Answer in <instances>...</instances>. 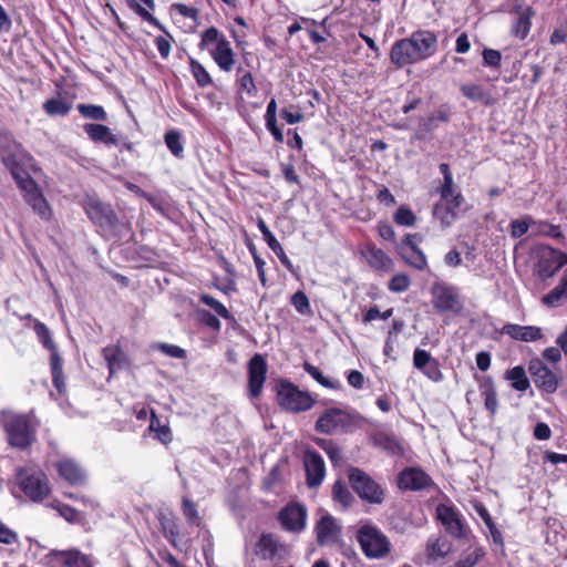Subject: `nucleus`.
<instances>
[{"label":"nucleus","instance_id":"680f3d73","mask_svg":"<svg viewBox=\"0 0 567 567\" xmlns=\"http://www.w3.org/2000/svg\"><path fill=\"white\" fill-rule=\"evenodd\" d=\"M239 87L245 91L249 96H255L257 89L251 73L247 72L239 79Z\"/></svg>","mask_w":567,"mask_h":567},{"label":"nucleus","instance_id":"de8ad7c7","mask_svg":"<svg viewBox=\"0 0 567 567\" xmlns=\"http://www.w3.org/2000/svg\"><path fill=\"white\" fill-rule=\"evenodd\" d=\"M269 248L276 254L280 262L287 267L288 269H292V264L289 260L288 256L286 255L282 246L279 244V241L276 239L275 236H271L267 239H265Z\"/></svg>","mask_w":567,"mask_h":567},{"label":"nucleus","instance_id":"37998d69","mask_svg":"<svg viewBox=\"0 0 567 567\" xmlns=\"http://www.w3.org/2000/svg\"><path fill=\"white\" fill-rule=\"evenodd\" d=\"M150 430L157 433V439L163 443H169L172 441V433L168 426L161 425L154 411H152Z\"/></svg>","mask_w":567,"mask_h":567},{"label":"nucleus","instance_id":"09e8293b","mask_svg":"<svg viewBox=\"0 0 567 567\" xmlns=\"http://www.w3.org/2000/svg\"><path fill=\"white\" fill-rule=\"evenodd\" d=\"M316 443L328 454L332 463L341 461V450L333 442L324 439H317Z\"/></svg>","mask_w":567,"mask_h":567},{"label":"nucleus","instance_id":"4468645a","mask_svg":"<svg viewBox=\"0 0 567 567\" xmlns=\"http://www.w3.org/2000/svg\"><path fill=\"white\" fill-rule=\"evenodd\" d=\"M306 481L310 488L321 485L326 475V465L321 455L315 450H307L303 454Z\"/></svg>","mask_w":567,"mask_h":567},{"label":"nucleus","instance_id":"6ab92c4d","mask_svg":"<svg viewBox=\"0 0 567 567\" xmlns=\"http://www.w3.org/2000/svg\"><path fill=\"white\" fill-rule=\"evenodd\" d=\"M409 39L420 61L427 59L436 51L437 38L431 31L420 30L413 32Z\"/></svg>","mask_w":567,"mask_h":567},{"label":"nucleus","instance_id":"f257e3e1","mask_svg":"<svg viewBox=\"0 0 567 567\" xmlns=\"http://www.w3.org/2000/svg\"><path fill=\"white\" fill-rule=\"evenodd\" d=\"M0 158L10 171L25 200L35 207V166L32 157L9 135H0Z\"/></svg>","mask_w":567,"mask_h":567},{"label":"nucleus","instance_id":"4d7b16f0","mask_svg":"<svg viewBox=\"0 0 567 567\" xmlns=\"http://www.w3.org/2000/svg\"><path fill=\"white\" fill-rule=\"evenodd\" d=\"M567 41V20L560 22L553 31L549 38L551 45L561 44Z\"/></svg>","mask_w":567,"mask_h":567},{"label":"nucleus","instance_id":"338daca9","mask_svg":"<svg viewBox=\"0 0 567 567\" xmlns=\"http://www.w3.org/2000/svg\"><path fill=\"white\" fill-rule=\"evenodd\" d=\"M347 380H348V383L355 389H361L364 383V377L358 370H351L348 373Z\"/></svg>","mask_w":567,"mask_h":567},{"label":"nucleus","instance_id":"3c124183","mask_svg":"<svg viewBox=\"0 0 567 567\" xmlns=\"http://www.w3.org/2000/svg\"><path fill=\"white\" fill-rule=\"evenodd\" d=\"M200 300L206 306L210 307L217 315H219L224 319H230L231 316L227 308L217 299L209 295H202Z\"/></svg>","mask_w":567,"mask_h":567},{"label":"nucleus","instance_id":"c756f323","mask_svg":"<svg viewBox=\"0 0 567 567\" xmlns=\"http://www.w3.org/2000/svg\"><path fill=\"white\" fill-rule=\"evenodd\" d=\"M411 236L404 239L405 247L401 248L402 258L412 267L422 270L426 267V258L424 254L412 243Z\"/></svg>","mask_w":567,"mask_h":567},{"label":"nucleus","instance_id":"4c0bfd02","mask_svg":"<svg viewBox=\"0 0 567 567\" xmlns=\"http://www.w3.org/2000/svg\"><path fill=\"white\" fill-rule=\"evenodd\" d=\"M506 379L512 382V388L517 391H526L529 388V380L525 369L520 365L514 367L506 372Z\"/></svg>","mask_w":567,"mask_h":567},{"label":"nucleus","instance_id":"6e6d98bb","mask_svg":"<svg viewBox=\"0 0 567 567\" xmlns=\"http://www.w3.org/2000/svg\"><path fill=\"white\" fill-rule=\"evenodd\" d=\"M394 221L402 226H412L415 223V215L405 207H400L394 214Z\"/></svg>","mask_w":567,"mask_h":567},{"label":"nucleus","instance_id":"bf43d9fd","mask_svg":"<svg viewBox=\"0 0 567 567\" xmlns=\"http://www.w3.org/2000/svg\"><path fill=\"white\" fill-rule=\"evenodd\" d=\"M449 113L446 110L440 109L432 113L424 122V126L427 131L436 126V122H447Z\"/></svg>","mask_w":567,"mask_h":567},{"label":"nucleus","instance_id":"f8f14e48","mask_svg":"<svg viewBox=\"0 0 567 567\" xmlns=\"http://www.w3.org/2000/svg\"><path fill=\"white\" fill-rule=\"evenodd\" d=\"M432 303L441 312L460 313L463 309V302L457 290L446 285L433 286Z\"/></svg>","mask_w":567,"mask_h":567},{"label":"nucleus","instance_id":"ddd939ff","mask_svg":"<svg viewBox=\"0 0 567 567\" xmlns=\"http://www.w3.org/2000/svg\"><path fill=\"white\" fill-rule=\"evenodd\" d=\"M528 371L537 385L547 393H554L559 384L557 375L538 358L529 361Z\"/></svg>","mask_w":567,"mask_h":567},{"label":"nucleus","instance_id":"473e14b6","mask_svg":"<svg viewBox=\"0 0 567 567\" xmlns=\"http://www.w3.org/2000/svg\"><path fill=\"white\" fill-rule=\"evenodd\" d=\"M84 131L92 141L103 142L106 144L116 143V137L112 134L111 130L105 125L89 123L84 125Z\"/></svg>","mask_w":567,"mask_h":567},{"label":"nucleus","instance_id":"603ef678","mask_svg":"<svg viewBox=\"0 0 567 567\" xmlns=\"http://www.w3.org/2000/svg\"><path fill=\"white\" fill-rule=\"evenodd\" d=\"M484 556L485 550L482 547H474L455 567H474Z\"/></svg>","mask_w":567,"mask_h":567},{"label":"nucleus","instance_id":"7c9ffc66","mask_svg":"<svg viewBox=\"0 0 567 567\" xmlns=\"http://www.w3.org/2000/svg\"><path fill=\"white\" fill-rule=\"evenodd\" d=\"M317 538L320 544L333 543L339 534L337 522L329 515L323 516L316 526Z\"/></svg>","mask_w":567,"mask_h":567},{"label":"nucleus","instance_id":"864d4df0","mask_svg":"<svg viewBox=\"0 0 567 567\" xmlns=\"http://www.w3.org/2000/svg\"><path fill=\"white\" fill-rule=\"evenodd\" d=\"M303 369L308 374H310L318 383H320L324 388H328V389L337 388V385L332 381H330L328 378H326L317 367L306 362L303 364Z\"/></svg>","mask_w":567,"mask_h":567},{"label":"nucleus","instance_id":"b1692460","mask_svg":"<svg viewBox=\"0 0 567 567\" xmlns=\"http://www.w3.org/2000/svg\"><path fill=\"white\" fill-rule=\"evenodd\" d=\"M59 475L71 485L85 484L87 474L85 470L72 458H63L56 463Z\"/></svg>","mask_w":567,"mask_h":567},{"label":"nucleus","instance_id":"a18cd8bd","mask_svg":"<svg viewBox=\"0 0 567 567\" xmlns=\"http://www.w3.org/2000/svg\"><path fill=\"white\" fill-rule=\"evenodd\" d=\"M165 143L173 155L179 157L184 151L181 142V134L177 131H171L165 134Z\"/></svg>","mask_w":567,"mask_h":567},{"label":"nucleus","instance_id":"f704fd0d","mask_svg":"<svg viewBox=\"0 0 567 567\" xmlns=\"http://www.w3.org/2000/svg\"><path fill=\"white\" fill-rule=\"evenodd\" d=\"M533 16L534 11L532 8H526L522 13H519L512 29L513 34L519 39H525L530 30V19Z\"/></svg>","mask_w":567,"mask_h":567},{"label":"nucleus","instance_id":"72a5a7b5","mask_svg":"<svg viewBox=\"0 0 567 567\" xmlns=\"http://www.w3.org/2000/svg\"><path fill=\"white\" fill-rule=\"evenodd\" d=\"M141 2H143L147 8L154 9L155 3L154 0H127L128 7L136 12L142 19L146 20L151 24L162 28L159 21L145 8L141 6Z\"/></svg>","mask_w":567,"mask_h":567},{"label":"nucleus","instance_id":"cd10ccee","mask_svg":"<svg viewBox=\"0 0 567 567\" xmlns=\"http://www.w3.org/2000/svg\"><path fill=\"white\" fill-rule=\"evenodd\" d=\"M451 550L452 544L443 536L430 537L425 545V556L429 563L443 559Z\"/></svg>","mask_w":567,"mask_h":567},{"label":"nucleus","instance_id":"2f4dec72","mask_svg":"<svg viewBox=\"0 0 567 567\" xmlns=\"http://www.w3.org/2000/svg\"><path fill=\"white\" fill-rule=\"evenodd\" d=\"M480 392L484 398V405L488 412L494 415L498 408L497 392L491 377L480 379Z\"/></svg>","mask_w":567,"mask_h":567},{"label":"nucleus","instance_id":"c9c22d12","mask_svg":"<svg viewBox=\"0 0 567 567\" xmlns=\"http://www.w3.org/2000/svg\"><path fill=\"white\" fill-rule=\"evenodd\" d=\"M567 296V275L565 274L560 282L542 299L548 307H557L561 299Z\"/></svg>","mask_w":567,"mask_h":567},{"label":"nucleus","instance_id":"69168bd1","mask_svg":"<svg viewBox=\"0 0 567 567\" xmlns=\"http://www.w3.org/2000/svg\"><path fill=\"white\" fill-rule=\"evenodd\" d=\"M534 436L537 440H542V441L548 440L551 436V431L546 423L539 422L534 427Z\"/></svg>","mask_w":567,"mask_h":567},{"label":"nucleus","instance_id":"4be33fe9","mask_svg":"<svg viewBox=\"0 0 567 567\" xmlns=\"http://www.w3.org/2000/svg\"><path fill=\"white\" fill-rule=\"evenodd\" d=\"M390 60L398 68L420 61L409 38L396 41L391 49Z\"/></svg>","mask_w":567,"mask_h":567},{"label":"nucleus","instance_id":"1a4fd4ad","mask_svg":"<svg viewBox=\"0 0 567 567\" xmlns=\"http://www.w3.org/2000/svg\"><path fill=\"white\" fill-rule=\"evenodd\" d=\"M537 256L536 272L543 280L554 277L563 266L567 265V254L550 246H540Z\"/></svg>","mask_w":567,"mask_h":567},{"label":"nucleus","instance_id":"0e129e2a","mask_svg":"<svg viewBox=\"0 0 567 567\" xmlns=\"http://www.w3.org/2000/svg\"><path fill=\"white\" fill-rule=\"evenodd\" d=\"M14 542H17V534L8 526L0 523V543L9 545L13 544Z\"/></svg>","mask_w":567,"mask_h":567},{"label":"nucleus","instance_id":"bb28decb","mask_svg":"<svg viewBox=\"0 0 567 567\" xmlns=\"http://www.w3.org/2000/svg\"><path fill=\"white\" fill-rule=\"evenodd\" d=\"M286 553V547L272 534H264L257 543V554L262 559H274Z\"/></svg>","mask_w":567,"mask_h":567},{"label":"nucleus","instance_id":"49530a36","mask_svg":"<svg viewBox=\"0 0 567 567\" xmlns=\"http://www.w3.org/2000/svg\"><path fill=\"white\" fill-rule=\"evenodd\" d=\"M411 280L405 274H396L389 281L388 288L392 292H404L409 289Z\"/></svg>","mask_w":567,"mask_h":567},{"label":"nucleus","instance_id":"0eeeda50","mask_svg":"<svg viewBox=\"0 0 567 567\" xmlns=\"http://www.w3.org/2000/svg\"><path fill=\"white\" fill-rule=\"evenodd\" d=\"M279 405L290 412H302L312 408L315 399L307 391L299 390L290 382H280L277 386Z\"/></svg>","mask_w":567,"mask_h":567},{"label":"nucleus","instance_id":"58836bf2","mask_svg":"<svg viewBox=\"0 0 567 567\" xmlns=\"http://www.w3.org/2000/svg\"><path fill=\"white\" fill-rule=\"evenodd\" d=\"M190 72L199 87H206L213 83L208 71L193 58H189Z\"/></svg>","mask_w":567,"mask_h":567},{"label":"nucleus","instance_id":"ea45409f","mask_svg":"<svg viewBox=\"0 0 567 567\" xmlns=\"http://www.w3.org/2000/svg\"><path fill=\"white\" fill-rule=\"evenodd\" d=\"M43 109L51 116L66 115L71 110V104L61 97H55L47 101Z\"/></svg>","mask_w":567,"mask_h":567},{"label":"nucleus","instance_id":"13d9d810","mask_svg":"<svg viewBox=\"0 0 567 567\" xmlns=\"http://www.w3.org/2000/svg\"><path fill=\"white\" fill-rule=\"evenodd\" d=\"M53 507L66 522L75 523L78 520V512L73 507L62 503H56Z\"/></svg>","mask_w":567,"mask_h":567},{"label":"nucleus","instance_id":"6e6552de","mask_svg":"<svg viewBox=\"0 0 567 567\" xmlns=\"http://www.w3.org/2000/svg\"><path fill=\"white\" fill-rule=\"evenodd\" d=\"M11 494L17 499L35 501V470L32 465L17 466L8 482Z\"/></svg>","mask_w":567,"mask_h":567},{"label":"nucleus","instance_id":"a211bd4d","mask_svg":"<svg viewBox=\"0 0 567 567\" xmlns=\"http://www.w3.org/2000/svg\"><path fill=\"white\" fill-rule=\"evenodd\" d=\"M413 365L434 382L443 379L439 361L427 351L416 348L413 352Z\"/></svg>","mask_w":567,"mask_h":567},{"label":"nucleus","instance_id":"8fccbe9b","mask_svg":"<svg viewBox=\"0 0 567 567\" xmlns=\"http://www.w3.org/2000/svg\"><path fill=\"white\" fill-rule=\"evenodd\" d=\"M291 303L300 315H310L311 307L307 295L303 291H297L291 297Z\"/></svg>","mask_w":567,"mask_h":567},{"label":"nucleus","instance_id":"2eb2a0df","mask_svg":"<svg viewBox=\"0 0 567 567\" xmlns=\"http://www.w3.org/2000/svg\"><path fill=\"white\" fill-rule=\"evenodd\" d=\"M44 564L50 567H92L89 557L74 549L51 551L45 556Z\"/></svg>","mask_w":567,"mask_h":567},{"label":"nucleus","instance_id":"79ce46f5","mask_svg":"<svg viewBox=\"0 0 567 567\" xmlns=\"http://www.w3.org/2000/svg\"><path fill=\"white\" fill-rule=\"evenodd\" d=\"M332 495L333 499L342 505L343 508L348 507L351 502L353 501V496L348 489V487L341 483L340 481H337L333 484L332 487Z\"/></svg>","mask_w":567,"mask_h":567},{"label":"nucleus","instance_id":"dca6fc26","mask_svg":"<svg viewBox=\"0 0 567 567\" xmlns=\"http://www.w3.org/2000/svg\"><path fill=\"white\" fill-rule=\"evenodd\" d=\"M265 358L256 353L248 363V390L251 398H257L262 391L267 374Z\"/></svg>","mask_w":567,"mask_h":567},{"label":"nucleus","instance_id":"20e7f679","mask_svg":"<svg viewBox=\"0 0 567 567\" xmlns=\"http://www.w3.org/2000/svg\"><path fill=\"white\" fill-rule=\"evenodd\" d=\"M361 420L357 414L338 408H331L326 410L317 420L316 431L324 434H332L339 431L349 432L360 426Z\"/></svg>","mask_w":567,"mask_h":567},{"label":"nucleus","instance_id":"39448f33","mask_svg":"<svg viewBox=\"0 0 567 567\" xmlns=\"http://www.w3.org/2000/svg\"><path fill=\"white\" fill-rule=\"evenodd\" d=\"M357 539L362 551L369 558L380 559L391 550L389 538L377 527L364 525L359 528Z\"/></svg>","mask_w":567,"mask_h":567},{"label":"nucleus","instance_id":"393cba45","mask_svg":"<svg viewBox=\"0 0 567 567\" xmlns=\"http://www.w3.org/2000/svg\"><path fill=\"white\" fill-rule=\"evenodd\" d=\"M502 333L509 338L524 342L537 341L543 338V329L535 326H519L507 323L502 328Z\"/></svg>","mask_w":567,"mask_h":567},{"label":"nucleus","instance_id":"7ed1b4c3","mask_svg":"<svg viewBox=\"0 0 567 567\" xmlns=\"http://www.w3.org/2000/svg\"><path fill=\"white\" fill-rule=\"evenodd\" d=\"M0 423L12 446L24 450L31 445V419L29 415L3 411L0 414Z\"/></svg>","mask_w":567,"mask_h":567},{"label":"nucleus","instance_id":"423d86ee","mask_svg":"<svg viewBox=\"0 0 567 567\" xmlns=\"http://www.w3.org/2000/svg\"><path fill=\"white\" fill-rule=\"evenodd\" d=\"M348 477L361 499L370 504H381L384 501V489L362 470L349 468Z\"/></svg>","mask_w":567,"mask_h":567},{"label":"nucleus","instance_id":"5701e85b","mask_svg":"<svg viewBox=\"0 0 567 567\" xmlns=\"http://www.w3.org/2000/svg\"><path fill=\"white\" fill-rule=\"evenodd\" d=\"M431 483L432 481L425 472L414 467L403 470L398 477L399 487L402 489H423Z\"/></svg>","mask_w":567,"mask_h":567},{"label":"nucleus","instance_id":"9b49d317","mask_svg":"<svg viewBox=\"0 0 567 567\" xmlns=\"http://www.w3.org/2000/svg\"><path fill=\"white\" fill-rule=\"evenodd\" d=\"M436 519L443 525L445 532L456 539L465 538L466 525L462 514L452 505L439 504L436 506Z\"/></svg>","mask_w":567,"mask_h":567},{"label":"nucleus","instance_id":"f03ea898","mask_svg":"<svg viewBox=\"0 0 567 567\" xmlns=\"http://www.w3.org/2000/svg\"><path fill=\"white\" fill-rule=\"evenodd\" d=\"M199 48L208 50L210 56L220 70L230 72L235 65V53L230 42L215 27H210L200 34Z\"/></svg>","mask_w":567,"mask_h":567},{"label":"nucleus","instance_id":"aec40b11","mask_svg":"<svg viewBox=\"0 0 567 567\" xmlns=\"http://www.w3.org/2000/svg\"><path fill=\"white\" fill-rule=\"evenodd\" d=\"M362 256L375 271L385 274L393 270L394 262L392 258L374 244L368 243L362 250Z\"/></svg>","mask_w":567,"mask_h":567},{"label":"nucleus","instance_id":"c85d7f7f","mask_svg":"<svg viewBox=\"0 0 567 567\" xmlns=\"http://www.w3.org/2000/svg\"><path fill=\"white\" fill-rule=\"evenodd\" d=\"M461 93L468 100L473 102H480L484 104L485 106H492L494 105L497 100L488 92L486 91L481 84L475 83H466L462 84Z\"/></svg>","mask_w":567,"mask_h":567},{"label":"nucleus","instance_id":"a878e982","mask_svg":"<svg viewBox=\"0 0 567 567\" xmlns=\"http://www.w3.org/2000/svg\"><path fill=\"white\" fill-rule=\"evenodd\" d=\"M463 202L464 198L461 193L458 195H453V197L444 204H437L435 206L434 215L441 220L443 226H450L456 218Z\"/></svg>","mask_w":567,"mask_h":567},{"label":"nucleus","instance_id":"e2e57ef3","mask_svg":"<svg viewBox=\"0 0 567 567\" xmlns=\"http://www.w3.org/2000/svg\"><path fill=\"white\" fill-rule=\"evenodd\" d=\"M158 349L168 357L183 359L186 355V351L178 346L159 343Z\"/></svg>","mask_w":567,"mask_h":567},{"label":"nucleus","instance_id":"412c9836","mask_svg":"<svg viewBox=\"0 0 567 567\" xmlns=\"http://www.w3.org/2000/svg\"><path fill=\"white\" fill-rule=\"evenodd\" d=\"M307 513L303 506L290 504L281 509L279 519L287 530L300 532L305 527Z\"/></svg>","mask_w":567,"mask_h":567},{"label":"nucleus","instance_id":"a19ab883","mask_svg":"<svg viewBox=\"0 0 567 567\" xmlns=\"http://www.w3.org/2000/svg\"><path fill=\"white\" fill-rule=\"evenodd\" d=\"M78 111L80 114L86 118H92L96 121H106L107 114L104 109L100 105L94 104H79Z\"/></svg>","mask_w":567,"mask_h":567},{"label":"nucleus","instance_id":"5fc2aeb1","mask_svg":"<svg viewBox=\"0 0 567 567\" xmlns=\"http://www.w3.org/2000/svg\"><path fill=\"white\" fill-rule=\"evenodd\" d=\"M183 514L185 515L187 522L189 524H199V515L194 502L189 498L184 497L182 503Z\"/></svg>","mask_w":567,"mask_h":567},{"label":"nucleus","instance_id":"c03bdc74","mask_svg":"<svg viewBox=\"0 0 567 567\" xmlns=\"http://www.w3.org/2000/svg\"><path fill=\"white\" fill-rule=\"evenodd\" d=\"M537 221L527 216L524 219H514L511 221V235L514 238H519L525 235L530 225H536Z\"/></svg>","mask_w":567,"mask_h":567},{"label":"nucleus","instance_id":"774afa93","mask_svg":"<svg viewBox=\"0 0 567 567\" xmlns=\"http://www.w3.org/2000/svg\"><path fill=\"white\" fill-rule=\"evenodd\" d=\"M544 359L557 363L561 360V350L555 347H548L543 351Z\"/></svg>","mask_w":567,"mask_h":567},{"label":"nucleus","instance_id":"9d476101","mask_svg":"<svg viewBox=\"0 0 567 567\" xmlns=\"http://www.w3.org/2000/svg\"><path fill=\"white\" fill-rule=\"evenodd\" d=\"M38 338L42 342L43 347L47 348L51 353L50 363L53 384L60 394H64L65 380L62 370V360L58 353L56 344L52 340L50 331L44 324L40 322H38Z\"/></svg>","mask_w":567,"mask_h":567},{"label":"nucleus","instance_id":"f3484780","mask_svg":"<svg viewBox=\"0 0 567 567\" xmlns=\"http://www.w3.org/2000/svg\"><path fill=\"white\" fill-rule=\"evenodd\" d=\"M83 208L87 217L97 225H111L115 219L112 208L96 197L87 196L83 202Z\"/></svg>","mask_w":567,"mask_h":567},{"label":"nucleus","instance_id":"e433bc0d","mask_svg":"<svg viewBox=\"0 0 567 567\" xmlns=\"http://www.w3.org/2000/svg\"><path fill=\"white\" fill-rule=\"evenodd\" d=\"M102 354L104 360L107 363L110 374L112 375L116 370L122 368L123 364V353L120 348L116 346H109L102 350Z\"/></svg>","mask_w":567,"mask_h":567},{"label":"nucleus","instance_id":"052dcab7","mask_svg":"<svg viewBox=\"0 0 567 567\" xmlns=\"http://www.w3.org/2000/svg\"><path fill=\"white\" fill-rule=\"evenodd\" d=\"M502 54L497 50L485 49L483 51V61L484 64L493 68H498L501 65Z\"/></svg>","mask_w":567,"mask_h":567}]
</instances>
